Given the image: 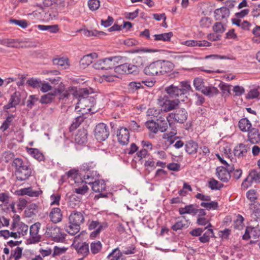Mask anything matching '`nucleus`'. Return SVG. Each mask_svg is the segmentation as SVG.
Masks as SVG:
<instances>
[{"label": "nucleus", "mask_w": 260, "mask_h": 260, "mask_svg": "<svg viewBox=\"0 0 260 260\" xmlns=\"http://www.w3.org/2000/svg\"><path fill=\"white\" fill-rule=\"evenodd\" d=\"M46 236L52 238L57 242H62L65 239L66 234L61 232V229L55 225L48 224L45 232Z\"/></svg>", "instance_id": "obj_1"}, {"label": "nucleus", "mask_w": 260, "mask_h": 260, "mask_svg": "<svg viewBox=\"0 0 260 260\" xmlns=\"http://www.w3.org/2000/svg\"><path fill=\"white\" fill-rule=\"evenodd\" d=\"M168 98L164 95L159 96L158 99V104L161 106L162 110L165 112H169L176 108L179 105V100H169Z\"/></svg>", "instance_id": "obj_2"}, {"label": "nucleus", "mask_w": 260, "mask_h": 260, "mask_svg": "<svg viewBox=\"0 0 260 260\" xmlns=\"http://www.w3.org/2000/svg\"><path fill=\"white\" fill-rule=\"evenodd\" d=\"M110 134L108 126L104 123L98 124L94 129V136L96 139L102 142L106 140Z\"/></svg>", "instance_id": "obj_3"}, {"label": "nucleus", "mask_w": 260, "mask_h": 260, "mask_svg": "<svg viewBox=\"0 0 260 260\" xmlns=\"http://www.w3.org/2000/svg\"><path fill=\"white\" fill-rule=\"evenodd\" d=\"M115 72H118L119 74H137L139 72V69L138 66H135L133 64L126 63L121 64L116 66L114 69Z\"/></svg>", "instance_id": "obj_4"}, {"label": "nucleus", "mask_w": 260, "mask_h": 260, "mask_svg": "<svg viewBox=\"0 0 260 260\" xmlns=\"http://www.w3.org/2000/svg\"><path fill=\"white\" fill-rule=\"evenodd\" d=\"M234 170V167L229 166L228 167H218L216 168V175L221 181L227 182L231 177V172Z\"/></svg>", "instance_id": "obj_5"}, {"label": "nucleus", "mask_w": 260, "mask_h": 260, "mask_svg": "<svg viewBox=\"0 0 260 260\" xmlns=\"http://www.w3.org/2000/svg\"><path fill=\"white\" fill-rule=\"evenodd\" d=\"M253 181L260 182V171L256 170L251 171L248 176L246 178L242 183V187L244 189H247L251 185Z\"/></svg>", "instance_id": "obj_6"}, {"label": "nucleus", "mask_w": 260, "mask_h": 260, "mask_svg": "<svg viewBox=\"0 0 260 260\" xmlns=\"http://www.w3.org/2000/svg\"><path fill=\"white\" fill-rule=\"evenodd\" d=\"M40 226L41 224L39 222H36L30 226L29 228L30 238L29 239L30 243H36L41 240V237L39 234Z\"/></svg>", "instance_id": "obj_7"}, {"label": "nucleus", "mask_w": 260, "mask_h": 260, "mask_svg": "<svg viewBox=\"0 0 260 260\" xmlns=\"http://www.w3.org/2000/svg\"><path fill=\"white\" fill-rule=\"evenodd\" d=\"M11 197L8 192L0 193V202L3 203L5 206H7V211H12L13 213L16 212L15 208V203L11 202Z\"/></svg>", "instance_id": "obj_8"}, {"label": "nucleus", "mask_w": 260, "mask_h": 260, "mask_svg": "<svg viewBox=\"0 0 260 260\" xmlns=\"http://www.w3.org/2000/svg\"><path fill=\"white\" fill-rule=\"evenodd\" d=\"M187 116V113L185 109H180L176 110L175 113L169 114L170 119H173L180 123H184L186 120Z\"/></svg>", "instance_id": "obj_9"}, {"label": "nucleus", "mask_w": 260, "mask_h": 260, "mask_svg": "<svg viewBox=\"0 0 260 260\" xmlns=\"http://www.w3.org/2000/svg\"><path fill=\"white\" fill-rule=\"evenodd\" d=\"M107 227V223H101L98 221H92L88 224V229L92 230L96 228V229L91 233L90 237H96L103 230Z\"/></svg>", "instance_id": "obj_10"}, {"label": "nucleus", "mask_w": 260, "mask_h": 260, "mask_svg": "<svg viewBox=\"0 0 260 260\" xmlns=\"http://www.w3.org/2000/svg\"><path fill=\"white\" fill-rule=\"evenodd\" d=\"M260 237V229L258 227H247L243 236L244 240L257 239Z\"/></svg>", "instance_id": "obj_11"}, {"label": "nucleus", "mask_w": 260, "mask_h": 260, "mask_svg": "<svg viewBox=\"0 0 260 260\" xmlns=\"http://www.w3.org/2000/svg\"><path fill=\"white\" fill-rule=\"evenodd\" d=\"M159 67V61L153 62L144 68V73L148 76L160 75Z\"/></svg>", "instance_id": "obj_12"}, {"label": "nucleus", "mask_w": 260, "mask_h": 260, "mask_svg": "<svg viewBox=\"0 0 260 260\" xmlns=\"http://www.w3.org/2000/svg\"><path fill=\"white\" fill-rule=\"evenodd\" d=\"M117 137L120 144L123 145L127 144L129 138L128 130L125 127H121L117 132Z\"/></svg>", "instance_id": "obj_13"}, {"label": "nucleus", "mask_w": 260, "mask_h": 260, "mask_svg": "<svg viewBox=\"0 0 260 260\" xmlns=\"http://www.w3.org/2000/svg\"><path fill=\"white\" fill-rule=\"evenodd\" d=\"M75 90V87L73 86L69 87L67 90H64L60 87L55 89L54 94L55 95L59 94L58 98L59 100H64V99H68L71 94L74 96Z\"/></svg>", "instance_id": "obj_14"}, {"label": "nucleus", "mask_w": 260, "mask_h": 260, "mask_svg": "<svg viewBox=\"0 0 260 260\" xmlns=\"http://www.w3.org/2000/svg\"><path fill=\"white\" fill-rule=\"evenodd\" d=\"M181 44L190 47H210L211 46V43L206 40H189L182 42Z\"/></svg>", "instance_id": "obj_15"}, {"label": "nucleus", "mask_w": 260, "mask_h": 260, "mask_svg": "<svg viewBox=\"0 0 260 260\" xmlns=\"http://www.w3.org/2000/svg\"><path fill=\"white\" fill-rule=\"evenodd\" d=\"M86 184L91 185L92 190L95 192H102L106 188V184L103 180H95L94 181H86Z\"/></svg>", "instance_id": "obj_16"}, {"label": "nucleus", "mask_w": 260, "mask_h": 260, "mask_svg": "<svg viewBox=\"0 0 260 260\" xmlns=\"http://www.w3.org/2000/svg\"><path fill=\"white\" fill-rule=\"evenodd\" d=\"M156 121L158 125V131L162 133L167 131L168 127V123H169L170 125L171 124L170 123V117H169V115L166 117L160 115L157 118Z\"/></svg>", "instance_id": "obj_17"}, {"label": "nucleus", "mask_w": 260, "mask_h": 260, "mask_svg": "<svg viewBox=\"0 0 260 260\" xmlns=\"http://www.w3.org/2000/svg\"><path fill=\"white\" fill-rule=\"evenodd\" d=\"M214 14L215 20H222L226 19L229 17L230 11L228 8L223 7L216 9L214 11Z\"/></svg>", "instance_id": "obj_18"}, {"label": "nucleus", "mask_w": 260, "mask_h": 260, "mask_svg": "<svg viewBox=\"0 0 260 260\" xmlns=\"http://www.w3.org/2000/svg\"><path fill=\"white\" fill-rule=\"evenodd\" d=\"M15 174L17 180L24 181L28 179L31 176V170L29 166H28L19 171L15 172Z\"/></svg>", "instance_id": "obj_19"}, {"label": "nucleus", "mask_w": 260, "mask_h": 260, "mask_svg": "<svg viewBox=\"0 0 260 260\" xmlns=\"http://www.w3.org/2000/svg\"><path fill=\"white\" fill-rule=\"evenodd\" d=\"M17 192L18 195H27L30 197H38L42 193L41 190H34L31 187L22 188L17 190Z\"/></svg>", "instance_id": "obj_20"}, {"label": "nucleus", "mask_w": 260, "mask_h": 260, "mask_svg": "<svg viewBox=\"0 0 260 260\" xmlns=\"http://www.w3.org/2000/svg\"><path fill=\"white\" fill-rule=\"evenodd\" d=\"M87 131L85 129H80L75 136V142L79 144H83L87 141Z\"/></svg>", "instance_id": "obj_21"}, {"label": "nucleus", "mask_w": 260, "mask_h": 260, "mask_svg": "<svg viewBox=\"0 0 260 260\" xmlns=\"http://www.w3.org/2000/svg\"><path fill=\"white\" fill-rule=\"evenodd\" d=\"M20 102V93L19 92H15L13 93L8 104L4 106L6 109H9L11 108L15 107Z\"/></svg>", "instance_id": "obj_22"}, {"label": "nucleus", "mask_w": 260, "mask_h": 260, "mask_svg": "<svg viewBox=\"0 0 260 260\" xmlns=\"http://www.w3.org/2000/svg\"><path fill=\"white\" fill-rule=\"evenodd\" d=\"M69 220L75 223L78 224V225L80 226L81 224L84 222L83 213L77 211L74 212L70 215Z\"/></svg>", "instance_id": "obj_23"}, {"label": "nucleus", "mask_w": 260, "mask_h": 260, "mask_svg": "<svg viewBox=\"0 0 260 260\" xmlns=\"http://www.w3.org/2000/svg\"><path fill=\"white\" fill-rule=\"evenodd\" d=\"M49 217L52 222L54 223H58L62 220V213L60 208H53L51 210Z\"/></svg>", "instance_id": "obj_24"}, {"label": "nucleus", "mask_w": 260, "mask_h": 260, "mask_svg": "<svg viewBox=\"0 0 260 260\" xmlns=\"http://www.w3.org/2000/svg\"><path fill=\"white\" fill-rule=\"evenodd\" d=\"M165 90L170 97L172 98H176L179 96L182 95L179 87H178V86H175L173 84L166 87Z\"/></svg>", "instance_id": "obj_25"}, {"label": "nucleus", "mask_w": 260, "mask_h": 260, "mask_svg": "<svg viewBox=\"0 0 260 260\" xmlns=\"http://www.w3.org/2000/svg\"><path fill=\"white\" fill-rule=\"evenodd\" d=\"M96 53L89 54L84 56L80 61V66L82 68H85L90 65L93 61L94 57H96Z\"/></svg>", "instance_id": "obj_26"}, {"label": "nucleus", "mask_w": 260, "mask_h": 260, "mask_svg": "<svg viewBox=\"0 0 260 260\" xmlns=\"http://www.w3.org/2000/svg\"><path fill=\"white\" fill-rule=\"evenodd\" d=\"M107 258L109 260H126L125 258L123 257L121 251L118 248L113 249L109 254Z\"/></svg>", "instance_id": "obj_27"}, {"label": "nucleus", "mask_w": 260, "mask_h": 260, "mask_svg": "<svg viewBox=\"0 0 260 260\" xmlns=\"http://www.w3.org/2000/svg\"><path fill=\"white\" fill-rule=\"evenodd\" d=\"M185 147L186 152L188 154H195L198 149V144L192 140H189L186 142Z\"/></svg>", "instance_id": "obj_28"}, {"label": "nucleus", "mask_w": 260, "mask_h": 260, "mask_svg": "<svg viewBox=\"0 0 260 260\" xmlns=\"http://www.w3.org/2000/svg\"><path fill=\"white\" fill-rule=\"evenodd\" d=\"M179 213L180 215H183L185 214L195 215L197 214V208H194V205L190 204L185 206L184 207H181L179 209Z\"/></svg>", "instance_id": "obj_29"}, {"label": "nucleus", "mask_w": 260, "mask_h": 260, "mask_svg": "<svg viewBox=\"0 0 260 260\" xmlns=\"http://www.w3.org/2000/svg\"><path fill=\"white\" fill-rule=\"evenodd\" d=\"M248 148L243 144H240L237 146L234 150L235 156L241 157L245 156L247 152Z\"/></svg>", "instance_id": "obj_30"}, {"label": "nucleus", "mask_w": 260, "mask_h": 260, "mask_svg": "<svg viewBox=\"0 0 260 260\" xmlns=\"http://www.w3.org/2000/svg\"><path fill=\"white\" fill-rule=\"evenodd\" d=\"M12 166L15 168V172H17L29 165L27 162L24 161L21 158H16L14 159Z\"/></svg>", "instance_id": "obj_31"}, {"label": "nucleus", "mask_w": 260, "mask_h": 260, "mask_svg": "<svg viewBox=\"0 0 260 260\" xmlns=\"http://www.w3.org/2000/svg\"><path fill=\"white\" fill-rule=\"evenodd\" d=\"M160 75L170 72L173 68V64L170 61H159Z\"/></svg>", "instance_id": "obj_32"}, {"label": "nucleus", "mask_w": 260, "mask_h": 260, "mask_svg": "<svg viewBox=\"0 0 260 260\" xmlns=\"http://www.w3.org/2000/svg\"><path fill=\"white\" fill-rule=\"evenodd\" d=\"M80 229V226L78 224L75 223L73 222L70 221L69 225L66 226V231L69 234L72 235H75L77 234Z\"/></svg>", "instance_id": "obj_33"}, {"label": "nucleus", "mask_w": 260, "mask_h": 260, "mask_svg": "<svg viewBox=\"0 0 260 260\" xmlns=\"http://www.w3.org/2000/svg\"><path fill=\"white\" fill-rule=\"evenodd\" d=\"M53 63L62 70L68 69L69 67L68 59L65 58H54L53 59Z\"/></svg>", "instance_id": "obj_34"}, {"label": "nucleus", "mask_w": 260, "mask_h": 260, "mask_svg": "<svg viewBox=\"0 0 260 260\" xmlns=\"http://www.w3.org/2000/svg\"><path fill=\"white\" fill-rule=\"evenodd\" d=\"M27 152L30 154L34 158L39 161H42L44 159V156L38 149L32 148H27Z\"/></svg>", "instance_id": "obj_35"}, {"label": "nucleus", "mask_w": 260, "mask_h": 260, "mask_svg": "<svg viewBox=\"0 0 260 260\" xmlns=\"http://www.w3.org/2000/svg\"><path fill=\"white\" fill-rule=\"evenodd\" d=\"M173 35L172 32H169L160 34L154 35L153 37L154 40L156 41L168 42L171 40Z\"/></svg>", "instance_id": "obj_36"}, {"label": "nucleus", "mask_w": 260, "mask_h": 260, "mask_svg": "<svg viewBox=\"0 0 260 260\" xmlns=\"http://www.w3.org/2000/svg\"><path fill=\"white\" fill-rule=\"evenodd\" d=\"M11 230L12 231H16L18 235H19L20 237L21 236H23L27 234L28 226L23 222H21L16 226L15 228Z\"/></svg>", "instance_id": "obj_37"}, {"label": "nucleus", "mask_w": 260, "mask_h": 260, "mask_svg": "<svg viewBox=\"0 0 260 260\" xmlns=\"http://www.w3.org/2000/svg\"><path fill=\"white\" fill-rule=\"evenodd\" d=\"M249 209L254 218L260 220V204L257 203L250 204Z\"/></svg>", "instance_id": "obj_38"}, {"label": "nucleus", "mask_w": 260, "mask_h": 260, "mask_svg": "<svg viewBox=\"0 0 260 260\" xmlns=\"http://www.w3.org/2000/svg\"><path fill=\"white\" fill-rule=\"evenodd\" d=\"M76 247L78 253L84 256L87 255L89 252L88 244L86 242H84L81 245L78 244Z\"/></svg>", "instance_id": "obj_39"}, {"label": "nucleus", "mask_w": 260, "mask_h": 260, "mask_svg": "<svg viewBox=\"0 0 260 260\" xmlns=\"http://www.w3.org/2000/svg\"><path fill=\"white\" fill-rule=\"evenodd\" d=\"M201 91L204 94L209 96H212L218 92L217 88L214 86H204Z\"/></svg>", "instance_id": "obj_40"}, {"label": "nucleus", "mask_w": 260, "mask_h": 260, "mask_svg": "<svg viewBox=\"0 0 260 260\" xmlns=\"http://www.w3.org/2000/svg\"><path fill=\"white\" fill-rule=\"evenodd\" d=\"M112 63L113 64V68L115 69V68L117 66L119 63H124L126 62L128 58L125 56H114L110 57Z\"/></svg>", "instance_id": "obj_41"}, {"label": "nucleus", "mask_w": 260, "mask_h": 260, "mask_svg": "<svg viewBox=\"0 0 260 260\" xmlns=\"http://www.w3.org/2000/svg\"><path fill=\"white\" fill-rule=\"evenodd\" d=\"M91 89H89L87 88H81L78 90H77L76 88L75 87V90L74 91V96H78L80 98H85L88 96L90 93H91L90 91Z\"/></svg>", "instance_id": "obj_42"}, {"label": "nucleus", "mask_w": 260, "mask_h": 260, "mask_svg": "<svg viewBox=\"0 0 260 260\" xmlns=\"http://www.w3.org/2000/svg\"><path fill=\"white\" fill-rule=\"evenodd\" d=\"M251 126L250 121L246 118L242 119L239 122V127L243 132L248 131Z\"/></svg>", "instance_id": "obj_43"}, {"label": "nucleus", "mask_w": 260, "mask_h": 260, "mask_svg": "<svg viewBox=\"0 0 260 260\" xmlns=\"http://www.w3.org/2000/svg\"><path fill=\"white\" fill-rule=\"evenodd\" d=\"M178 87L180 88L182 95L186 94L191 89V86L187 81L181 82Z\"/></svg>", "instance_id": "obj_44"}, {"label": "nucleus", "mask_w": 260, "mask_h": 260, "mask_svg": "<svg viewBox=\"0 0 260 260\" xmlns=\"http://www.w3.org/2000/svg\"><path fill=\"white\" fill-rule=\"evenodd\" d=\"M99 176V174L96 171H92L91 172H87L84 176V181H82V183L85 182L86 183V181H94Z\"/></svg>", "instance_id": "obj_45"}, {"label": "nucleus", "mask_w": 260, "mask_h": 260, "mask_svg": "<svg viewBox=\"0 0 260 260\" xmlns=\"http://www.w3.org/2000/svg\"><path fill=\"white\" fill-rule=\"evenodd\" d=\"M201 206L205 208L208 210H216L218 207V204L216 201H211L209 202H202Z\"/></svg>", "instance_id": "obj_46"}, {"label": "nucleus", "mask_w": 260, "mask_h": 260, "mask_svg": "<svg viewBox=\"0 0 260 260\" xmlns=\"http://www.w3.org/2000/svg\"><path fill=\"white\" fill-rule=\"evenodd\" d=\"M209 187L212 190H218L221 188L223 185L222 183H219L218 181L214 178L211 179L209 182Z\"/></svg>", "instance_id": "obj_47"}, {"label": "nucleus", "mask_w": 260, "mask_h": 260, "mask_svg": "<svg viewBox=\"0 0 260 260\" xmlns=\"http://www.w3.org/2000/svg\"><path fill=\"white\" fill-rule=\"evenodd\" d=\"M145 125L146 127L150 131L154 134L157 133L158 131V125L156 122L151 120L148 121L145 123Z\"/></svg>", "instance_id": "obj_48"}, {"label": "nucleus", "mask_w": 260, "mask_h": 260, "mask_svg": "<svg viewBox=\"0 0 260 260\" xmlns=\"http://www.w3.org/2000/svg\"><path fill=\"white\" fill-rule=\"evenodd\" d=\"M14 116L13 115H10L8 116L6 119L3 123L2 126L0 127V129L4 132L6 131L11 124V123L13 120Z\"/></svg>", "instance_id": "obj_49"}, {"label": "nucleus", "mask_w": 260, "mask_h": 260, "mask_svg": "<svg viewBox=\"0 0 260 260\" xmlns=\"http://www.w3.org/2000/svg\"><path fill=\"white\" fill-rule=\"evenodd\" d=\"M243 221V217L239 214L237 216L236 219L234 221V223L233 224L234 228L239 230L242 229L244 225Z\"/></svg>", "instance_id": "obj_50"}, {"label": "nucleus", "mask_w": 260, "mask_h": 260, "mask_svg": "<svg viewBox=\"0 0 260 260\" xmlns=\"http://www.w3.org/2000/svg\"><path fill=\"white\" fill-rule=\"evenodd\" d=\"M102 249V244L100 241L92 242L90 244L91 252L95 254L99 253Z\"/></svg>", "instance_id": "obj_51"}, {"label": "nucleus", "mask_w": 260, "mask_h": 260, "mask_svg": "<svg viewBox=\"0 0 260 260\" xmlns=\"http://www.w3.org/2000/svg\"><path fill=\"white\" fill-rule=\"evenodd\" d=\"M213 231L212 229H208V230L200 237V241L203 243L208 242L211 236L213 235Z\"/></svg>", "instance_id": "obj_52"}, {"label": "nucleus", "mask_w": 260, "mask_h": 260, "mask_svg": "<svg viewBox=\"0 0 260 260\" xmlns=\"http://www.w3.org/2000/svg\"><path fill=\"white\" fill-rule=\"evenodd\" d=\"M41 82L40 79L34 78H30L27 81V83L29 86L34 88H40V86H41Z\"/></svg>", "instance_id": "obj_53"}, {"label": "nucleus", "mask_w": 260, "mask_h": 260, "mask_svg": "<svg viewBox=\"0 0 260 260\" xmlns=\"http://www.w3.org/2000/svg\"><path fill=\"white\" fill-rule=\"evenodd\" d=\"M121 250L123 254L129 255L133 254L136 252V247L133 245H131L127 247H122Z\"/></svg>", "instance_id": "obj_54"}, {"label": "nucleus", "mask_w": 260, "mask_h": 260, "mask_svg": "<svg viewBox=\"0 0 260 260\" xmlns=\"http://www.w3.org/2000/svg\"><path fill=\"white\" fill-rule=\"evenodd\" d=\"M55 95L54 93H48L46 94H45L43 96H42L40 102L42 104H48L51 103L53 99V96Z\"/></svg>", "instance_id": "obj_55"}, {"label": "nucleus", "mask_w": 260, "mask_h": 260, "mask_svg": "<svg viewBox=\"0 0 260 260\" xmlns=\"http://www.w3.org/2000/svg\"><path fill=\"white\" fill-rule=\"evenodd\" d=\"M189 223H188V221H186V223H183L182 221H179L176 222L172 226V229L173 231H177L179 230H181L183 228H187L188 226Z\"/></svg>", "instance_id": "obj_56"}, {"label": "nucleus", "mask_w": 260, "mask_h": 260, "mask_svg": "<svg viewBox=\"0 0 260 260\" xmlns=\"http://www.w3.org/2000/svg\"><path fill=\"white\" fill-rule=\"evenodd\" d=\"M9 21L11 23H14L17 25L19 26L22 28H25L28 26L27 22L25 20H16L11 19Z\"/></svg>", "instance_id": "obj_57"}, {"label": "nucleus", "mask_w": 260, "mask_h": 260, "mask_svg": "<svg viewBox=\"0 0 260 260\" xmlns=\"http://www.w3.org/2000/svg\"><path fill=\"white\" fill-rule=\"evenodd\" d=\"M213 30L216 33L222 34L225 30V28L221 22H216L213 26Z\"/></svg>", "instance_id": "obj_58"}, {"label": "nucleus", "mask_w": 260, "mask_h": 260, "mask_svg": "<svg viewBox=\"0 0 260 260\" xmlns=\"http://www.w3.org/2000/svg\"><path fill=\"white\" fill-rule=\"evenodd\" d=\"M88 5L90 10L95 11L100 7V2L99 0H89Z\"/></svg>", "instance_id": "obj_59"}, {"label": "nucleus", "mask_w": 260, "mask_h": 260, "mask_svg": "<svg viewBox=\"0 0 260 260\" xmlns=\"http://www.w3.org/2000/svg\"><path fill=\"white\" fill-rule=\"evenodd\" d=\"M247 198L251 202H254L257 199L258 195L256 191L254 189H251L247 191L246 193Z\"/></svg>", "instance_id": "obj_60"}, {"label": "nucleus", "mask_w": 260, "mask_h": 260, "mask_svg": "<svg viewBox=\"0 0 260 260\" xmlns=\"http://www.w3.org/2000/svg\"><path fill=\"white\" fill-rule=\"evenodd\" d=\"M84 118L83 116H77L75 121L72 124L70 129H76L83 121Z\"/></svg>", "instance_id": "obj_61"}, {"label": "nucleus", "mask_w": 260, "mask_h": 260, "mask_svg": "<svg viewBox=\"0 0 260 260\" xmlns=\"http://www.w3.org/2000/svg\"><path fill=\"white\" fill-rule=\"evenodd\" d=\"M193 85L197 90H201L204 87L203 80L200 78H196L193 81Z\"/></svg>", "instance_id": "obj_62"}, {"label": "nucleus", "mask_w": 260, "mask_h": 260, "mask_svg": "<svg viewBox=\"0 0 260 260\" xmlns=\"http://www.w3.org/2000/svg\"><path fill=\"white\" fill-rule=\"evenodd\" d=\"M102 60L103 61V66H104V70H109L114 68L113 64L112 63L110 57L102 59Z\"/></svg>", "instance_id": "obj_63"}, {"label": "nucleus", "mask_w": 260, "mask_h": 260, "mask_svg": "<svg viewBox=\"0 0 260 260\" xmlns=\"http://www.w3.org/2000/svg\"><path fill=\"white\" fill-rule=\"evenodd\" d=\"M22 248L17 247L12 251L11 255L15 258V260H18L22 255Z\"/></svg>", "instance_id": "obj_64"}]
</instances>
